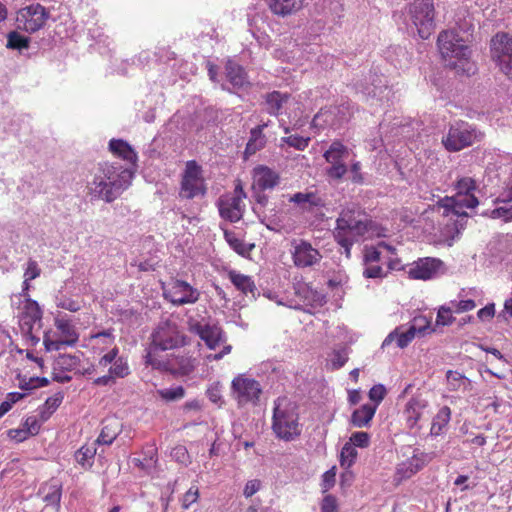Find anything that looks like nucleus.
<instances>
[{"mask_svg": "<svg viewBox=\"0 0 512 512\" xmlns=\"http://www.w3.org/2000/svg\"><path fill=\"white\" fill-rule=\"evenodd\" d=\"M131 179L132 173L128 169L104 162L95 168L87 187L92 198L110 203L130 185Z\"/></svg>", "mask_w": 512, "mask_h": 512, "instance_id": "1", "label": "nucleus"}, {"mask_svg": "<svg viewBox=\"0 0 512 512\" xmlns=\"http://www.w3.org/2000/svg\"><path fill=\"white\" fill-rule=\"evenodd\" d=\"M272 430L277 438L286 442L293 441L301 435L297 406L286 398H278L274 402Z\"/></svg>", "mask_w": 512, "mask_h": 512, "instance_id": "2", "label": "nucleus"}, {"mask_svg": "<svg viewBox=\"0 0 512 512\" xmlns=\"http://www.w3.org/2000/svg\"><path fill=\"white\" fill-rule=\"evenodd\" d=\"M437 45L444 59L452 60L450 65L470 75L475 73V65L469 61L471 50L454 30L442 31L437 38Z\"/></svg>", "mask_w": 512, "mask_h": 512, "instance_id": "3", "label": "nucleus"}, {"mask_svg": "<svg viewBox=\"0 0 512 512\" xmlns=\"http://www.w3.org/2000/svg\"><path fill=\"white\" fill-rule=\"evenodd\" d=\"M405 24L407 30H416L421 39H428L435 28V9L433 0H414L405 11Z\"/></svg>", "mask_w": 512, "mask_h": 512, "instance_id": "4", "label": "nucleus"}, {"mask_svg": "<svg viewBox=\"0 0 512 512\" xmlns=\"http://www.w3.org/2000/svg\"><path fill=\"white\" fill-rule=\"evenodd\" d=\"M367 232V224L351 213H342L336 220L333 236L341 247V253L347 258L351 256V248Z\"/></svg>", "mask_w": 512, "mask_h": 512, "instance_id": "5", "label": "nucleus"}, {"mask_svg": "<svg viewBox=\"0 0 512 512\" xmlns=\"http://www.w3.org/2000/svg\"><path fill=\"white\" fill-rule=\"evenodd\" d=\"M456 194L453 197H445L439 201L443 208V216H449L450 211L455 213L465 212L464 209H473L479 201L475 196L476 182L471 177H463L456 182Z\"/></svg>", "mask_w": 512, "mask_h": 512, "instance_id": "6", "label": "nucleus"}, {"mask_svg": "<svg viewBox=\"0 0 512 512\" xmlns=\"http://www.w3.org/2000/svg\"><path fill=\"white\" fill-rule=\"evenodd\" d=\"M483 134L465 121H457L449 126L442 138L444 148L449 152H458L480 141Z\"/></svg>", "mask_w": 512, "mask_h": 512, "instance_id": "7", "label": "nucleus"}, {"mask_svg": "<svg viewBox=\"0 0 512 512\" xmlns=\"http://www.w3.org/2000/svg\"><path fill=\"white\" fill-rule=\"evenodd\" d=\"M396 249L385 243L379 242L376 246L365 247L363 254V272L362 275L365 279L382 280L388 275V270H385L384 260L385 252L394 254Z\"/></svg>", "mask_w": 512, "mask_h": 512, "instance_id": "8", "label": "nucleus"}, {"mask_svg": "<svg viewBox=\"0 0 512 512\" xmlns=\"http://www.w3.org/2000/svg\"><path fill=\"white\" fill-rule=\"evenodd\" d=\"M54 325L60 337L54 339L50 333H45L43 343L46 351H59L64 347H74L77 344L79 333L67 314H58L54 318Z\"/></svg>", "mask_w": 512, "mask_h": 512, "instance_id": "9", "label": "nucleus"}, {"mask_svg": "<svg viewBox=\"0 0 512 512\" xmlns=\"http://www.w3.org/2000/svg\"><path fill=\"white\" fill-rule=\"evenodd\" d=\"M353 113V106L350 101H342L337 106L322 108L313 117L311 126L317 129L332 128L334 130L343 127Z\"/></svg>", "mask_w": 512, "mask_h": 512, "instance_id": "10", "label": "nucleus"}, {"mask_svg": "<svg viewBox=\"0 0 512 512\" xmlns=\"http://www.w3.org/2000/svg\"><path fill=\"white\" fill-rule=\"evenodd\" d=\"M490 55L499 70L512 81V35L496 33L490 40Z\"/></svg>", "mask_w": 512, "mask_h": 512, "instance_id": "11", "label": "nucleus"}, {"mask_svg": "<svg viewBox=\"0 0 512 512\" xmlns=\"http://www.w3.org/2000/svg\"><path fill=\"white\" fill-rule=\"evenodd\" d=\"M432 331L433 330L430 328V322L426 317H414L405 331H402V327H396L391 331L382 342L381 347L385 348L396 340L397 346L403 349L412 342L416 335L425 336Z\"/></svg>", "mask_w": 512, "mask_h": 512, "instance_id": "12", "label": "nucleus"}, {"mask_svg": "<svg viewBox=\"0 0 512 512\" xmlns=\"http://www.w3.org/2000/svg\"><path fill=\"white\" fill-rule=\"evenodd\" d=\"M245 198L246 193L241 183L235 186L233 193L220 196L216 203L220 217L231 223L240 221L245 211Z\"/></svg>", "mask_w": 512, "mask_h": 512, "instance_id": "13", "label": "nucleus"}, {"mask_svg": "<svg viewBox=\"0 0 512 512\" xmlns=\"http://www.w3.org/2000/svg\"><path fill=\"white\" fill-rule=\"evenodd\" d=\"M179 194L184 199H193L206 194L202 168L195 160L186 162Z\"/></svg>", "mask_w": 512, "mask_h": 512, "instance_id": "14", "label": "nucleus"}, {"mask_svg": "<svg viewBox=\"0 0 512 512\" xmlns=\"http://www.w3.org/2000/svg\"><path fill=\"white\" fill-rule=\"evenodd\" d=\"M351 150L342 142L335 140L324 152L323 157L329 164L326 174L333 180H341L348 172L346 161L349 159Z\"/></svg>", "mask_w": 512, "mask_h": 512, "instance_id": "15", "label": "nucleus"}, {"mask_svg": "<svg viewBox=\"0 0 512 512\" xmlns=\"http://www.w3.org/2000/svg\"><path fill=\"white\" fill-rule=\"evenodd\" d=\"M409 278L429 281L442 277L447 273L446 264L436 257H422L408 265Z\"/></svg>", "mask_w": 512, "mask_h": 512, "instance_id": "16", "label": "nucleus"}, {"mask_svg": "<svg viewBox=\"0 0 512 512\" xmlns=\"http://www.w3.org/2000/svg\"><path fill=\"white\" fill-rule=\"evenodd\" d=\"M184 344V338L180 334L178 325L172 320L159 322L152 333V345L162 351L171 350Z\"/></svg>", "mask_w": 512, "mask_h": 512, "instance_id": "17", "label": "nucleus"}, {"mask_svg": "<svg viewBox=\"0 0 512 512\" xmlns=\"http://www.w3.org/2000/svg\"><path fill=\"white\" fill-rule=\"evenodd\" d=\"M188 328L197 335L210 350H215L226 342V335L218 324L190 319Z\"/></svg>", "mask_w": 512, "mask_h": 512, "instance_id": "18", "label": "nucleus"}, {"mask_svg": "<svg viewBox=\"0 0 512 512\" xmlns=\"http://www.w3.org/2000/svg\"><path fill=\"white\" fill-rule=\"evenodd\" d=\"M163 295L173 305L182 306L196 303L199 300L200 292L188 282L177 279L163 288Z\"/></svg>", "mask_w": 512, "mask_h": 512, "instance_id": "19", "label": "nucleus"}, {"mask_svg": "<svg viewBox=\"0 0 512 512\" xmlns=\"http://www.w3.org/2000/svg\"><path fill=\"white\" fill-rule=\"evenodd\" d=\"M48 18L49 12L44 6L31 4L18 12L17 23L19 28L34 33L45 25Z\"/></svg>", "mask_w": 512, "mask_h": 512, "instance_id": "20", "label": "nucleus"}, {"mask_svg": "<svg viewBox=\"0 0 512 512\" xmlns=\"http://www.w3.org/2000/svg\"><path fill=\"white\" fill-rule=\"evenodd\" d=\"M447 222L439 229V243L451 247L458 241L462 235L463 230L466 228L468 214L466 212L455 213L451 212Z\"/></svg>", "mask_w": 512, "mask_h": 512, "instance_id": "21", "label": "nucleus"}, {"mask_svg": "<svg viewBox=\"0 0 512 512\" xmlns=\"http://www.w3.org/2000/svg\"><path fill=\"white\" fill-rule=\"evenodd\" d=\"M232 390L238 404L256 402L262 391L258 381L252 378L237 376L232 381Z\"/></svg>", "mask_w": 512, "mask_h": 512, "instance_id": "22", "label": "nucleus"}, {"mask_svg": "<svg viewBox=\"0 0 512 512\" xmlns=\"http://www.w3.org/2000/svg\"><path fill=\"white\" fill-rule=\"evenodd\" d=\"M356 89L362 94L377 98L380 101L388 100L390 89L387 85V79L384 75H379L377 72L370 71L369 81L364 80L355 84Z\"/></svg>", "mask_w": 512, "mask_h": 512, "instance_id": "23", "label": "nucleus"}, {"mask_svg": "<svg viewBox=\"0 0 512 512\" xmlns=\"http://www.w3.org/2000/svg\"><path fill=\"white\" fill-rule=\"evenodd\" d=\"M321 258L320 252L310 242L299 240L293 243L292 259L296 267H312L318 264Z\"/></svg>", "mask_w": 512, "mask_h": 512, "instance_id": "24", "label": "nucleus"}, {"mask_svg": "<svg viewBox=\"0 0 512 512\" xmlns=\"http://www.w3.org/2000/svg\"><path fill=\"white\" fill-rule=\"evenodd\" d=\"M119 355V348L114 346L98 361V367L106 368L113 378H125L130 374L129 364L126 358Z\"/></svg>", "mask_w": 512, "mask_h": 512, "instance_id": "25", "label": "nucleus"}, {"mask_svg": "<svg viewBox=\"0 0 512 512\" xmlns=\"http://www.w3.org/2000/svg\"><path fill=\"white\" fill-rule=\"evenodd\" d=\"M42 310L37 301L28 299L22 309L19 325L22 333H30L36 326L41 327Z\"/></svg>", "mask_w": 512, "mask_h": 512, "instance_id": "26", "label": "nucleus"}, {"mask_svg": "<svg viewBox=\"0 0 512 512\" xmlns=\"http://www.w3.org/2000/svg\"><path fill=\"white\" fill-rule=\"evenodd\" d=\"M263 100L265 111L271 116L278 117L287 113L286 110L291 102V95L274 90L266 93Z\"/></svg>", "mask_w": 512, "mask_h": 512, "instance_id": "27", "label": "nucleus"}, {"mask_svg": "<svg viewBox=\"0 0 512 512\" xmlns=\"http://www.w3.org/2000/svg\"><path fill=\"white\" fill-rule=\"evenodd\" d=\"M253 188L261 191L271 190L280 183V176L267 166H257L253 170Z\"/></svg>", "mask_w": 512, "mask_h": 512, "instance_id": "28", "label": "nucleus"}, {"mask_svg": "<svg viewBox=\"0 0 512 512\" xmlns=\"http://www.w3.org/2000/svg\"><path fill=\"white\" fill-rule=\"evenodd\" d=\"M289 201L298 205L300 209L307 212H312L316 208L325 206L324 198L317 192H297L293 194Z\"/></svg>", "mask_w": 512, "mask_h": 512, "instance_id": "29", "label": "nucleus"}, {"mask_svg": "<svg viewBox=\"0 0 512 512\" xmlns=\"http://www.w3.org/2000/svg\"><path fill=\"white\" fill-rule=\"evenodd\" d=\"M294 289L295 294L302 300L303 305L316 307L321 306L325 302V296L305 282H298Z\"/></svg>", "mask_w": 512, "mask_h": 512, "instance_id": "30", "label": "nucleus"}, {"mask_svg": "<svg viewBox=\"0 0 512 512\" xmlns=\"http://www.w3.org/2000/svg\"><path fill=\"white\" fill-rule=\"evenodd\" d=\"M376 411L377 405L363 404L353 411L350 424L357 428L369 427Z\"/></svg>", "mask_w": 512, "mask_h": 512, "instance_id": "31", "label": "nucleus"}, {"mask_svg": "<svg viewBox=\"0 0 512 512\" xmlns=\"http://www.w3.org/2000/svg\"><path fill=\"white\" fill-rule=\"evenodd\" d=\"M228 278L231 281V283L243 294H250L252 298H256L257 287L252 277L244 275L235 270H231L228 273Z\"/></svg>", "mask_w": 512, "mask_h": 512, "instance_id": "32", "label": "nucleus"}, {"mask_svg": "<svg viewBox=\"0 0 512 512\" xmlns=\"http://www.w3.org/2000/svg\"><path fill=\"white\" fill-rule=\"evenodd\" d=\"M305 0H267L270 10L280 16L297 12L303 6Z\"/></svg>", "mask_w": 512, "mask_h": 512, "instance_id": "33", "label": "nucleus"}, {"mask_svg": "<svg viewBox=\"0 0 512 512\" xmlns=\"http://www.w3.org/2000/svg\"><path fill=\"white\" fill-rule=\"evenodd\" d=\"M116 336L114 329L109 328L103 331L92 333L89 337L90 344L94 350L100 352L108 349L115 343Z\"/></svg>", "mask_w": 512, "mask_h": 512, "instance_id": "34", "label": "nucleus"}, {"mask_svg": "<svg viewBox=\"0 0 512 512\" xmlns=\"http://www.w3.org/2000/svg\"><path fill=\"white\" fill-rule=\"evenodd\" d=\"M39 492L44 493L43 501L48 506H53L56 510H59L62 498V485L60 483L45 484L40 488Z\"/></svg>", "mask_w": 512, "mask_h": 512, "instance_id": "35", "label": "nucleus"}, {"mask_svg": "<svg viewBox=\"0 0 512 512\" xmlns=\"http://www.w3.org/2000/svg\"><path fill=\"white\" fill-rule=\"evenodd\" d=\"M109 150L114 155L129 162H135L137 160L136 152L126 141L122 139H111L109 142Z\"/></svg>", "mask_w": 512, "mask_h": 512, "instance_id": "36", "label": "nucleus"}, {"mask_svg": "<svg viewBox=\"0 0 512 512\" xmlns=\"http://www.w3.org/2000/svg\"><path fill=\"white\" fill-rule=\"evenodd\" d=\"M451 420V409L448 406H443L439 409L433 418L430 435L439 436L443 433L444 429Z\"/></svg>", "mask_w": 512, "mask_h": 512, "instance_id": "37", "label": "nucleus"}, {"mask_svg": "<svg viewBox=\"0 0 512 512\" xmlns=\"http://www.w3.org/2000/svg\"><path fill=\"white\" fill-rule=\"evenodd\" d=\"M266 136L264 133L260 132V129H254L252 128L250 131V137L245 147V155L251 156L255 154L257 151L264 148L266 144Z\"/></svg>", "mask_w": 512, "mask_h": 512, "instance_id": "38", "label": "nucleus"}, {"mask_svg": "<svg viewBox=\"0 0 512 512\" xmlns=\"http://www.w3.org/2000/svg\"><path fill=\"white\" fill-rule=\"evenodd\" d=\"M80 364V358L72 354H60L54 361V370L71 372Z\"/></svg>", "mask_w": 512, "mask_h": 512, "instance_id": "39", "label": "nucleus"}, {"mask_svg": "<svg viewBox=\"0 0 512 512\" xmlns=\"http://www.w3.org/2000/svg\"><path fill=\"white\" fill-rule=\"evenodd\" d=\"M96 454L94 446L84 445L75 452V460L84 469H89L93 465V460Z\"/></svg>", "mask_w": 512, "mask_h": 512, "instance_id": "40", "label": "nucleus"}, {"mask_svg": "<svg viewBox=\"0 0 512 512\" xmlns=\"http://www.w3.org/2000/svg\"><path fill=\"white\" fill-rule=\"evenodd\" d=\"M226 77L235 87H241L245 83L244 69L233 62H228L226 65Z\"/></svg>", "mask_w": 512, "mask_h": 512, "instance_id": "41", "label": "nucleus"}, {"mask_svg": "<svg viewBox=\"0 0 512 512\" xmlns=\"http://www.w3.org/2000/svg\"><path fill=\"white\" fill-rule=\"evenodd\" d=\"M422 408L423 406L420 402L414 398L407 402L404 413L406 415L407 424L410 428H413L418 423L422 414Z\"/></svg>", "mask_w": 512, "mask_h": 512, "instance_id": "42", "label": "nucleus"}, {"mask_svg": "<svg viewBox=\"0 0 512 512\" xmlns=\"http://www.w3.org/2000/svg\"><path fill=\"white\" fill-rule=\"evenodd\" d=\"M224 238L229 246L239 255L248 254L254 245H247L242 239L238 238L233 231L224 230Z\"/></svg>", "mask_w": 512, "mask_h": 512, "instance_id": "43", "label": "nucleus"}, {"mask_svg": "<svg viewBox=\"0 0 512 512\" xmlns=\"http://www.w3.org/2000/svg\"><path fill=\"white\" fill-rule=\"evenodd\" d=\"M118 433V424L116 421L105 424L96 439V443L99 445H111L117 438Z\"/></svg>", "mask_w": 512, "mask_h": 512, "instance_id": "44", "label": "nucleus"}, {"mask_svg": "<svg viewBox=\"0 0 512 512\" xmlns=\"http://www.w3.org/2000/svg\"><path fill=\"white\" fill-rule=\"evenodd\" d=\"M8 49L23 50L29 47V38L21 35L17 31H12L7 35Z\"/></svg>", "mask_w": 512, "mask_h": 512, "instance_id": "45", "label": "nucleus"}, {"mask_svg": "<svg viewBox=\"0 0 512 512\" xmlns=\"http://www.w3.org/2000/svg\"><path fill=\"white\" fill-rule=\"evenodd\" d=\"M357 450L349 442L345 443L340 453V464L342 467L350 468L356 461Z\"/></svg>", "mask_w": 512, "mask_h": 512, "instance_id": "46", "label": "nucleus"}, {"mask_svg": "<svg viewBox=\"0 0 512 512\" xmlns=\"http://www.w3.org/2000/svg\"><path fill=\"white\" fill-rule=\"evenodd\" d=\"M485 214L492 219H501L504 222H510L512 221V204L511 202H507V204H502Z\"/></svg>", "mask_w": 512, "mask_h": 512, "instance_id": "47", "label": "nucleus"}, {"mask_svg": "<svg viewBox=\"0 0 512 512\" xmlns=\"http://www.w3.org/2000/svg\"><path fill=\"white\" fill-rule=\"evenodd\" d=\"M41 274V269L38 265V263L33 260L29 259L26 263V268L24 270V281H23V290L29 289V282L39 277Z\"/></svg>", "mask_w": 512, "mask_h": 512, "instance_id": "48", "label": "nucleus"}, {"mask_svg": "<svg viewBox=\"0 0 512 512\" xmlns=\"http://www.w3.org/2000/svg\"><path fill=\"white\" fill-rule=\"evenodd\" d=\"M55 304L58 308L68 310L70 312H77L81 309L82 303L64 294H59L55 298Z\"/></svg>", "mask_w": 512, "mask_h": 512, "instance_id": "49", "label": "nucleus"}, {"mask_svg": "<svg viewBox=\"0 0 512 512\" xmlns=\"http://www.w3.org/2000/svg\"><path fill=\"white\" fill-rule=\"evenodd\" d=\"M158 395L165 401L180 400L185 396V389L181 385L172 386L169 388L160 389L157 391Z\"/></svg>", "mask_w": 512, "mask_h": 512, "instance_id": "50", "label": "nucleus"}, {"mask_svg": "<svg viewBox=\"0 0 512 512\" xmlns=\"http://www.w3.org/2000/svg\"><path fill=\"white\" fill-rule=\"evenodd\" d=\"M48 384L49 380L46 377H30L29 379H20L19 388L24 391H31L36 388L45 387Z\"/></svg>", "mask_w": 512, "mask_h": 512, "instance_id": "51", "label": "nucleus"}, {"mask_svg": "<svg viewBox=\"0 0 512 512\" xmlns=\"http://www.w3.org/2000/svg\"><path fill=\"white\" fill-rule=\"evenodd\" d=\"M309 141V137H302L299 135H290L282 138V142L300 151H303L308 147Z\"/></svg>", "mask_w": 512, "mask_h": 512, "instance_id": "52", "label": "nucleus"}, {"mask_svg": "<svg viewBox=\"0 0 512 512\" xmlns=\"http://www.w3.org/2000/svg\"><path fill=\"white\" fill-rule=\"evenodd\" d=\"M175 372L181 376H187L195 369L194 359L190 357H181L177 360Z\"/></svg>", "mask_w": 512, "mask_h": 512, "instance_id": "53", "label": "nucleus"}, {"mask_svg": "<svg viewBox=\"0 0 512 512\" xmlns=\"http://www.w3.org/2000/svg\"><path fill=\"white\" fill-rule=\"evenodd\" d=\"M465 376L458 372L453 370H448L446 372V380H447V387L449 391H459L460 390V383L462 380H464Z\"/></svg>", "mask_w": 512, "mask_h": 512, "instance_id": "54", "label": "nucleus"}, {"mask_svg": "<svg viewBox=\"0 0 512 512\" xmlns=\"http://www.w3.org/2000/svg\"><path fill=\"white\" fill-rule=\"evenodd\" d=\"M171 457L178 463L185 466L190 464V456L185 446L178 445L171 451Z\"/></svg>", "mask_w": 512, "mask_h": 512, "instance_id": "55", "label": "nucleus"}, {"mask_svg": "<svg viewBox=\"0 0 512 512\" xmlns=\"http://www.w3.org/2000/svg\"><path fill=\"white\" fill-rule=\"evenodd\" d=\"M349 443L354 447L366 448L370 444V435L364 431L354 432L350 437Z\"/></svg>", "mask_w": 512, "mask_h": 512, "instance_id": "56", "label": "nucleus"}, {"mask_svg": "<svg viewBox=\"0 0 512 512\" xmlns=\"http://www.w3.org/2000/svg\"><path fill=\"white\" fill-rule=\"evenodd\" d=\"M88 34L95 41V45L100 46L103 44L105 47H109L111 44V40L108 36L104 35V32L101 28L95 27V28H89Z\"/></svg>", "mask_w": 512, "mask_h": 512, "instance_id": "57", "label": "nucleus"}, {"mask_svg": "<svg viewBox=\"0 0 512 512\" xmlns=\"http://www.w3.org/2000/svg\"><path fill=\"white\" fill-rule=\"evenodd\" d=\"M386 393L387 390L383 384H376L370 388L368 395L370 400L374 402L373 405H377L378 407L382 400L385 398Z\"/></svg>", "mask_w": 512, "mask_h": 512, "instance_id": "58", "label": "nucleus"}, {"mask_svg": "<svg viewBox=\"0 0 512 512\" xmlns=\"http://www.w3.org/2000/svg\"><path fill=\"white\" fill-rule=\"evenodd\" d=\"M454 321V317L452 316V308L442 306L437 313L436 316V325L448 326L451 325Z\"/></svg>", "mask_w": 512, "mask_h": 512, "instance_id": "59", "label": "nucleus"}, {"mask_svg": "<svg viewBox=\"0 0 512 512\" xmlns=\"http://www.w3.org/2000/svg\"><path fill=\"white\" fill-rule=\"evenodd\" d=\"M384 267L385 270H388V273L390 271H400L404 268L401 260L396 256V254H391L389 252H385Z\"/></svg>", "mask_w": 512, "mask_h": 512, "instance_id": "60", "label": "nucleus"}, {"mask_svg": "<svg viewBox=\"0 0 512 512\" xmlns=\"http://www.w3.org/2000/svg\"><path fill=\"white\" fill-rule=\"evenodd\" d=\"M63 399L64 395L62 392H57L46 399L44 406L48 410V415H52L57 410Z\"/></svg>", "mask_w": 512, "mask_h": 512, "instance_id": "61", "label": "nucleus"}, {"mask_svg": "<svg viewBox=\"0 0 512 512\" xmlns=\"http://www.w3.org/2000/svg\"><path fill=\"white\" fill-rule=\"evenodd\" d=\"M199 498V489L197 485H192L188 491L183 495L182 508L188 509Z\"/></svg>", "mask_w": 512, "mask_h": 512, "instance_id": "62", "label": "nucleus"}, {"mask_svg": "<svg viewBox=\"0 0 512 512\" xmlns=\"http://www.w3.org/2000/svg\"><path fill=\"white\" fill-rule=\"evenodd\" d=\"M22 428L27 431L30 436L37 435L41 428V422L35 416L27 417L23 424Z\"/></svg>", "mask_w": 512, "mask_h": 512, "instance_id": "63", "label": "nucleus"}, {"mask_svg": "<svg viewBox=\"0 0 512 512\" xmlns=\"http://www.w3.org/2000/svg\"><path fill=\"white\" fill-rule=\"evenodd\" d=\"M320 508L321 512H339L337 499L332 494L324 496Z\"/></svg>", "mask_w": 512, "mask_h": 512, "instance_id": "64", "label": "nucleus"}]
</instances>
